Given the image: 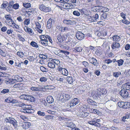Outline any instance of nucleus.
I'll return each mask as SVG.
<instances>
[{"mask_svg": "<svg viewBox=\"0 0 130 130\" xmlns=\"http://www.w3.org/2000/svg\"><path fill=\"white\" fill-rule=\"evenodd\" d=\"M107 91L105 89H98L97 93L92 95V96L94 98H99L101 95L105 94L107 93Z\"/></svg>", "mask_w": 130, "mask_h": 130, "instance_id": "1", "label": "nucleus"}, {"mask_svg": "<svg viewBox=\"0 0 130 130\" xmlns=\"http://www.w3.org/2000/svg\"><path fill=\"white\" fill-rule=\"evenodd\" d=\"M118 106L120 108L126 109L130 108V102H119L118 103Z\"/></svg>", "mask_w": 130, "mask_h": 130, "instance_id": "2", "label": "nucleus"}, {"mask_svg": "<svg viewBox=\"0 0 130 130\" xmlns=\"http://www.w3.org/2000/svg\"><path fill=\"white\" fill-rule=\"evenodd\" d=\"M39 8L41 11L46 13L49 12L51 10V8L48 7H46L43 4H40Z\"/></svg>", "mask_w": 130, "mask_h": 130, "instance_id": "3", "label": "nucleus"}, {"mask_svg": "<svg viewBox=\"0 0 130 130\" xmlns=\"http://www.w3.org/2000/svg\"><path fill=\"white\" fill-rule=\"evenodd\" d=\"M47 35H42L39 36L41 39L40 42L43 46H47L48 45V41L47 39Z\"/></svg>", "mask_w": 130, "mask_h": 130, "instance_id": "4", "label": "nucleus"}, {"mask_svg": "<svg viewBox=\"0 0 130 130\" xmlns=\"http://www.w3.org/2000/svg\"><path fill=\"white\" fill-rule=\"evenodd\" d=\"M69 53V52L67 51L59 50L58 51L57 55L60 57L63 58L67 57Z\"/></svg>", "mask_w": 130, "mask_h": 130, "instance_id": "5", "label": "nucleus"}, {"mask_svg": "<svg viewBox=\"0 0 130 130\" xmlns=\"http://www.w3.org/2000/svg\"><path fill=\"white\" fill-rule=\"evenodd\" d=\"M9 26L12 27L13 28L19 29V26L15 23L11 18L9 17Z\"/></svg>", "mask_w": 130, "mask_h": 130, "instance_id": "6", "label": "nucleus"}, {"mask_svg": "<svg viewBox=\"0 0 130 130\" xmlns=\"http://www.w3.org/2000/svg\"><path fill=\"white\" fill-rule=\"evenodd\" d=\"M35 23L36 25L35 28V30L39 33H42L43 32V30L41 29V26L39 23L38 22H35Z\"/></svg>", "mask_w": 130, "mask_h": 130, "instance_id": "7", "label": "nucleus"}, {"mask_svg": "<svg viewBox=\"0 0 130 130\" xmlns=\"http://www.w3.org/2000/svg\"><path fill=\"white\" fill-rule=\"evenodd\" d=\"M20 126L23 128H27L29 127L31 124L28 122H25L23 121H20L19 123Z\"/></svg>", "mask_w": 130, "mask_h": 130, "instance_id": "8", "label": "nucleus"}, {"mask_svg": "<svg viewBox=\"0 0 130 130\" xmlns=\"http://www.w3.org/2000/svg\"><path fill=\"white\" fill-rule=\"evenodd\" d=\"M79 11L82 14L88 15H89L90 11L88 8L86 7H84L82 9H79Z\"/></svg>", "mask_w": 130, "mask_h": 130, "instance_id": "9", "label": "nucleus"}, {"mask_svg": "<svg viewBox=\"0 0 130 130\" xmlns=\"http://www.w3.org/2000/svg\"><path fill=\"white\" fill-rule=\"evenodd\" d=\"M63 22L64 24L68 25H74L76 23V21L66 19H64Z\"/></svg>", "mask_w": 130, "mask_h": 130, "instance_id": "10", "label": "nucleus"}, {"mask_svg": "<svg viewBox=\"0 0 130 130\" xmlns=\"http://www.w3.org/2000/svg\"><path fill=\"white\" fill-rule=\"evenodd\" d=\"M120 94L123 98L126 99L128 95V92L126 90L122 89L120 92Z\"/></svg>", "mask_w": 130, "mask_h": 130, "instance_id": "11", "label": "nucleus"}, {"mask_svg": "<svg viewBox=\"0 0 130 130\" xmlns=\"http://www.w3.org/2000/svg\"><path fill=\"white\" fill-rule=\"evenodd\" d=\"M84 34L81 32L78 31L76 34V37L78 40H82L84 39Z\"/></svg>", "mask_w": 130, "mask_h": 130, "instance_id": "12", "label": "nucleus"}, {"mask_svg": "<svg viewBox=\"0 0 130 130\" xmlns=\"http://www.w3.org/2000/svg\"><path fill=\"white\" fill-rule=\"evenodd\" d=\"M73 7V5L71 4L70 3H66L63 4L62 7L65 9H69L72 8Z\"/></svg>", "mask_w": 130, "mask_h": 130, "instance_id": "13", "label": "nucleus"}, {"mask_svg": "<svg viewBox=\"0 0 130 130\" xmlns=\"http://www.w3.org/2000/svg\"><path fill=\"white\" fill-rule=\"evenodd\" d=\"M23 28L24 30L26 32L30 34L31 35H34V32L31 28L28 27V26L24 27Z\"/></svg>", "mask_w": 130, "mask_h": 130, "instance_id": "14", "label": "nucleus"}, {"mask_svg": "<svg viewBox=\"0 0 130 130\" xmlns=\"http://www.w3.org/2000/svg\"><path fill=\"white\" fill-rule=\"evenodd\" d=\"M79 101V100L78 98H75L71 101L70 103L71 105L70 106L71 107V106H73L77 104H78Z\"/></svg>", "mask_w": 130, "mask_h": 130, "instance_id": "15", "label": "nucleus"}, {"mask_svg": "<svg viewBox=\"0 0 130 130\" xmlns=\"http://www.w3.org/2000/svg\"><path fill=\"white\" fill-rule=\"evenodd\" d=\"M87 102L89 104L93 106H97V103L96 102L93 101L89 98L87 99Z\"/></svg>", "mask_w": 130, "mask_h": 130, "instance_id": "16", "label": "nucleus"}, {"mask_svg": "<svg viewBox=\"0 0 130 130\" xmlns=\"http://www.w3.org/2000/svg\"><path fill=\"white\" fill-rule=\"evenodd\" d=\"M60 97L61 99H63L65 101L69 100L70 98V95L69 94L63 93L62 96L61 95Z\"/></svg>", "mask_w": 130, "mask_h": 130, "instance_id": "17", "label": "nucleus"}, {"mask_svg": "<svg viewBox=\"0 0 130 130\" xmlns=\"http://www.w3.org/2000/svg\"><path fill=\"white\" fill-rule=\"evenodd\" d=\"M120 43L117 42H113L111 45V48L113 50L118 48L120 47Z\"/></svg>", "mask_w": 130, "mask_h": 130, "instance_id": "18", "label": "nucleus"}, {"mask_svg": "<svg viewBox=\"0 0 130 130\" xmlns=\"http://www.w3.org/2000/svg\"><path fill=\"white\" fill-rule=\"evenodd\" d=\"M88 59L91 63L93 64L95 66L97 65L98 64L97 60L95 58L93 57H90Z\"/></svg>", "mask_w": 130, "mask_h": 130, "instance_id": "19", "label": "nucleus"}, {"mask_svg": "<svg viewBox=\"0 0 130 130\" xmlns=\"http://www.w3.org/2000/svg\"><path fill=\"white\" fill-rule=\"evenodd\" d=\"M9 123L12 124L15 127H17V121L13 118H11L10 117H9Z\"/></svg>", "mask_w": 130, "mask_h": 130, "instance_id": "20", "label": "nucleus"}, {"mask_svg": "<svg viewBox=\"0 0 130 130\" xmlns=\"http://www.w3.org/2000/svg\"><path fill=\"white\" fill-rule=\"evenodd\" d=\"M48 67L53 69H54L55 68V64L52 60L48 62Z\"/></svg>", "mask_w": 130, "mask_h": 130, "instance_id": "21", "label": "nucleus"}, {"mask_svg": "<svg viewBox=\"0 0 130 130\" xmlns=\"http://www.w3.org/2000/svg\"><path fill=\"white\" fill-rule=\"evenodd\" d=\"M52 19L51 18L49 19L47 21L46 27L47 29H50L52 26Z\"/></svg>", "mask_w": 130, "mask_h": 130, "instance_id": "22", "label": "nucleus"}, {"mask_svg": "<svg viewBox=\"0 0 130 130\" xmlns=\"http://www.w3.org/2000/svg\"><path fill=\"white\" fill-rule=\"evenodd\" d=\"M57 38L59 42L61 43L63 41L64 36L62 34H60L57 35Z\"/></svg>", "mask_w": 130, "mask_h": 130, "instance_id": "23", "label": "nucleus"}, {"mask_svg": "<svg viewBox=\"0 0 130 130\" xmlns=\"http://www.w3.org/2000/svg\"><path fill=\"white\" fill-rule=\"evenodd\" d=\"M30 23V20L29 18H26L25 19L23 22V24L24 27H27Z\"/></svg>", "mask_w": 130, "mask_h": 130, "instance_id": "24", "label": "nucleus"}, {"mask_svg": "<svg viewBox=\"0 0 130 130\" xmlns=\"http://www.w3.org/2000/svg\"><path fill=\"white\" fill-rule=\"evenodd\" d=\"M123 87L126 90L130 91V83L128 82L125 83L123 85Z\"/></svg>", "mask_w": 130, "mask_h": 130, "instance_id": "25", "label": "nucleus"}, {"mask_svg": "<svg viewBox=\"0 0 130 130\" xmlns=\"http://www.w3.org/2000/svg\"><path fill=\"white\" fill-rule=\"evenodd\" d=\"M100 12H106L108 11L109 9L107 8L102 6H100Z\"/></svg>", "mask_w": 130, "mask_h": 130, "instance_id": "26", "label": "nucleus"}, {"mask_svg": "<svg viewBox=\"0 0 130 130\" xmlns=\"http://www.w3.org/2000/svg\"><path fill=\"white\" fill-rule=\"evenodd\" d=\"M46 101L48 103L51 104L53 103L54 101V99L51 96H48L46 99Z\"/></svg>", "mask_w": 130, "mask_h": 130, "instance_id": "27", "label": "nucleus"}, {"mask_svg": "<svg viewBox=\"0 0 130 130\" xmlns=\"http://www.w3.org/2000/svg\"><path fill=\"white\" fill-rule=\"evenodd\" d=\"M113 40L115 42H119L121 40V38L117 35H114L112 37Z\"/></svg>", "mask_w": 130, "mask_h": 130, "instance_id": "28", "label": "nucleus"}, {"mask_svg": "<svg viewBox=\"0 0 130 130\" xmlns=\"http://www.w3.org/2000/svg\"><path fill=\"white\" fill-rule=\"evenodd\" d=\"M82 48L81 46H76L74 48V51L76 52H80L82 50Z\"/></svg>", "mask_w": 130, "mask_h": 130, "instance_id": "29", "label": "nucleus"}, {"mask_svg": "<svg viewBox=\"0 0 130 130\" xmlns=\"http://www.w3.org/2000/svg\"><path fill=\"white\" fill-rule=\"evenodd\" d=\"M89 111L90 113L93 114H99L100 112L98 110L93 108H89Z\"/></svg>", "mask_w": 130, "mask_h": 130, "instance_id": "30", "label": "nucleus"}, {"mask_svg": "<svg viewBox=\"0 0 130 130\" xmlns=\"http://www.w3.org/2000/svg\"><path fill=\"white\" fill-rule=\"evenodd\" d=\"M15 81L17 82H22L23 80V79L22 77L18 75H15L14 77Z\"/></svg>", "mask_w": 130, "mask_h": 130, "instance_id": "31", "label": "nucleus"}, {"mask_svg": "<svg viewBox=\"0 0 130 130\" xmlns=\"http://www.w3.org/2000/svg\"><path fill=\"white\" fill-rule=\"evenodd\" d=\"M66 80L70 84H72L73 82V79L71 76H68L66 78Z\"/></svg>", "mask_w": 130, "mask_h": 130, "instance_id": "32", "label": "nucleus"}, {"mask_svg": "<svg viewBox=\"0 0 130 130\" xmlns=\"http://www.w3.org/2000/svg\"><path fill=\"white\" fill-rule=\"evenodd\" d=\"M92 10L94 12H100V6H95L92 8Z\"/></svg>", "mask_w": 130, "mask_h": 130, "instance_id": "33", "label": "nucleus"}, {"mask_svg": "<svg viewBox=\"0 0 130 130\" xmlns=\"http://www.w3.org/2000/svg\"><path fill=\"white\" fill-rule=\"evenodd\" d=\"M93 16H88L87 18V21H89L90 23L94 22L95 21Z\"/></svg>", "mask_w": 130, "mask_h": 130, "instance_id": "34", "label": "nucleus"}, {"mask_svg": "<svg viewBox=\"0 0 130 130\" xmlns=\"http://www.w3.org/2000/svg\"><path fill=\"white\" fill-rule=\"evenodd\" d=\"M121 74V72L120 71L117 72H114L113 73V76L116 78L118 77Z\"/></svg>", "mask_w": 130, "mask_h": 130, "instance_id": "35", "label": "nucleus"}, {"mask_svg": "<svg viewBox=\"0 0 130 130\" xmlns=\"http://www.w3.org/2000/svg\"><path fill=\"white\" fill-rule=\"evenodd\" d=\"M17 39L20 41H22V42H24L25 41V39L23 38L21 35L19 34L17 35Z\"/></svg>", "mask_w": 130, "mask_h": 130, "instance_id": "36", "label": "nucleus"}, {"mask_svg": "<svg viewBox=\"0 0 130 130\" xmlns=\"http://www.w3.org/2000/svg\"><path fill=\"white\" fill-rule=\"evenodd\" d=\"M60 73L63 75L66 76H67L68 74V71L65 68L63 69Z\"/></svg>", "mask_w": 130, "mask_h": 130, "instance_id": "37", "label": "nucleus"}, {"mask_svg": "<svg viewBox=\"0 0 130 130\" xmlns=\"http://www.w3.org/2000/svg\"><path fill=\"white\" fill-rule=\"evenodd\" d=\"M17 55L19 57L21 58L23 57L24 56V53L20 51H18L17 52Z\"/></svg>", "mask_w": 130, "mask_h": 130, "instance_id": "38", "label": "nucleus"}, {"mask_svg": "<svg viewBox=\"0 0 130 130\" xmlns=\"http://www.w3.org/2000/svg\"><path fill=\"white\" fill-rule=\"evenodd\" d=\"M23 5L25 8H29L31 6V4L30 3H23Z\"/></svg>", "mask_w": 130, "mask_h": 130, "instance_id": "39", "label": "nucleus"}, {"mask_svg": "<svg viewBox=\"0 0 130 130\" xmlns=\"http://www.w3.org/2000/svg\"><path fill=\"white\" fill-rule=\"evenodd\" d=\"M30 44L33 47H34L35 48H38L39 47L37 43L34 41H31L30 43Z\"/></svg>", "mask_w": 130, "mask_h": 130, "instance_id": "40", "label": "nucleus"}, {"mask_svg": "<svg viewBox=\"0 0 130 130\" xmlns=\"http://www.w3.org/2000/svg\"><path fill=\"white\" fill-rule=\"evenodd\" d=\"M116 62H117L118 66H120L123 65L124 61L123 59H121L119 60H118L116 61Z\"/></svg>", "mask_w": 130, "mask_h": 130, "instance_id": "41", "label": "nucleus"}, {"mask_svg": "<svg viewBox=\"0 0 130 130\" xmlns=\"http://www.w3.org/2000/svg\"><path fill=\"white\" fill-rule=\"evenodd\" d=\"M21 97L23 98L24 99L28 101L29 100V97H30V95H26L25 94H23L21 96Z\"/></svg>", "mask_w": 130, "mask_h": 130, "instance_id": "42", "label": "nucleus"}, {"mask_svg": "<svg viewBox=\"0 0 130 130\" xmlns=\"http://www.w3.org/2000/svg\"><path fill=\"white\" fill-rule=\"evenodd\" d=\"M40 70L43 72H47L48 71V69L43 66H41L40 68Z\"/></svg>", "mask_w": 130, "mask_h": 130, "instance_id": "43", "label": "nucleus"}, {"mask_svg": "<svg viewBox=\"0 0 130 130\" xmlns=\"http://www.w3.org/2000/svg\"><path fill=\"white\" fill-rule=\"evenodd\" d=\"M21 11L22 12V13L24 15H25L27 13L29 15H30V14H29V13H27V11H26V9L24 8H22L21 9Z\"/></svg>", "mask_w": 130, "mask_h": 130, "instance_id": "44", "label": "nucleus"}, {"mask_svg": "<svg viewBox=\"0 0 130 130\" xmlns=\"http://www.w3.org/2000/svg\"><path fill=\"white\" fill-rule=\"evenodd\" d=\"M47 78L46 77H42L40 78L39 79V81L41 82H46L47 81Z\"/></svg>", "mask_w": 130, "mask_h": 130, "instance_id": "45", "label": "nucleus"}, {"mask_svg": "<svg viewBox=\"0 0 130 130\" xmlns=\"http://www.w3.org/2000/svg\"><path fill=\"white\" fill-rule=\"evenodd\" d=\"M122 22L123 23L126 25H128L130 23V21H128L126 19L122 20Z\"/></svg>", "mask_w": 130, "mask_h": 130, "instance_id": "46", "label": "nucleus"}, {"mask_svg": "<svg viewBox=\"0 0 130 130\" xmlns=\"http://www.w3.org/2000/svg\"><path fill=\"white\" fill-rule=\"evenodd\" d=\"M28 108V107H25V109H21L20 111L21 112H23L25 113H28L27 109Z\"/></svg>", "mask_w": 130, "mask_h": 130, "instance_id": "47", "label": "nucleus"}, {"mask_svg": "<svg viewBox=\"0 0 130 130\" xmlns=\"http://www.w3.org/2000/svg\"><path fill=\"white\" fill-rule=\"evenodd\" d=\"M18 105L20 107H22V106H23L25 105V106H29V105H26L25 104H24L23 103V102H19L18 103Z\"/></svg>", "mask_w": 130, "mask_h": 130, "instance_id": "48", "label": "nucleus"}, {"mask_svg": "<svg viewBox=\"0 0 130 130\" xmlns=\"http://www.w3.org/2000/svg\"><path fill=\"white\" fill-rule=\"evenodd\" d=\"M129 116L126 115L124 116L122 118V120L123 121L125 122L127 121V119H128L129 118Z\"/></svg>", "mask_w": 130, "mask_h": 130, "instance_id": "49", "label": "nucleus"}, {"mask_svg": "<svg viewBox=\"0 0 130 130\" xmlns=\"http://www.w3.org/2000/svg\"><path fill=\"white\" fill-rule=\"evenodd\" d=\"M19 5L18 3H16L15 4H13V6L12 7V8L16 10L19 8Z\"/></svg>", "mask_w": 130, "mask_h": 130, "instance_id": "50", "label": "nucleus"}, {"mask_svg": "<svg viewBox=\"0 0 130 130\" xmlns=\"http://www.w3.org/2000/svg\"><path fill=\"white\" fill-rule=\"evenodd\" d=\"M15 80L14 79L11 78L9 79V83L11 84L14 83L15 82Z\"/></svg>", "mask_w": 130, "mask_h": 130, "instance_id": "51", "label": "nucleus"}, {"mask_svg": "<svg viewBox=\"0 0 130 130\" xmlns=\"http://www.w3.org/2000/svg\"><path fill=\"white\" fill-rule=\"evenodd\" d=\"M67 126L71 128H72L74 126V124L72 122H70L67 123Z\"/></svg>", "mask_w": 130, "mask_h": 130, "instance_id": "52", "label": "nucleus"}, {"mask_svg": "<svg viewBox=\"0 0 130 130\" xmlns=\"http://www.w3.org/2000/svg\"><path fill=\"white\" fill-rule=\"evenodd\" d=\"M73 14L77 16H79L80 15V13L78 11H74L73 12Z\"/></svg>", "mask_w": 130, "mask_h": 130, "instance_id": "53", "label": "nucleus"}, {"mask_svg": "<svg viewBox=\"0 0 130 130\" xmlns=\"http://www.w3.org/2000/svg\"><path fill=\"white\" fill-rule=\"evenodd\" d=\"M63 67L60 66V65H58V66L57 67V70L58 72L60 73L64 69L63 68Z\"/></svg>", "mask_w": 130, "mask_h": 130, "instance_id": "54", "label": "nucleus"}, {"mask_svg": "<svg viewBox=\"0 0 130 130\" xmlns=\"http://www.w3.org/2000/svg\"><path fill=\"white\" fill-rule=\"evenodd\" d=\"M105 62L108 64L111 63L112 61V60L110 59H106L105 60Z\"/></svg>", "mask_w": 130, "mask_h": 130, "instance_id": "55", "label": "nucleus"}, {"mask_svg": "<svg viewBox=\"0 0 130 130\" xmlns=\"http://www.w3.org/2000/svg\"><path fill=\"white\" fill-rule=\"evenodd\" d=\"M52 60L54 61V63L55 64H57L58 65L60 63V62L58 60L56 59H52Z\"/></svg>", "mask_w": 130, "mask_h": 130, "instance_id": "56", "label": "nucleus"}, {"mask_svg": "<svg viewBox=\"0 0 130 130\" xmlns=\"http://www.w3.org/2000/svg\"><path fill=\"white\" fill-rule=\"evenodd\" d=\"M125 49L126 50H128L130 48V45L129 44H126L125 46Z\"/></svg>", "mask_w": 130, "mask_h": 130, "instance_id": "57", "label": "nucleus"}, {"mask_svg": "<svg viewBox=\"0 0 130 130\" xmlns=\"http://www.w3.org/2000/svg\"><path fill=\"white\" fill-rule=\"evenodd\" d=\"M27 111L28 113H34V110L33 109H30L29 108L28 109Z\"/></svg>", "mask_w": 130, "mask_h": 130, "instance_id": "58", "label": "nucleus"}, {"mask_svg": "<svg viewBox=\"0 0 130 130\" xmlns=\"http://www.w3.org/2000/svg\"><path fill=\"white\" fill-rule=\"evenodd\" d=\"M21 84V83H18L15 84L13 86V87L15 88H19L20 87V86Z\"/></svg>", "mask_w": 130, "mask_h": 130, "instance_id": "59", "label": "nucleus"}, {"mask_svg": "<svg viewBox=\"0 0 130 130\" xmlns=\"http://www.w3.org/2000/svg\"><path fill=\"white\" fill-rule=\"evenodd\" d=\"M7 74L5 73H3L0 72V77H6V75Z\"/></svg>", "mask_w": 130, "mask_h": 130, "instance_id": "60", "label": "nucleus"}, {"mask_svg": "<svg viewBox=\"0 0 130 130\" xmlns=\"http://www.w3.org/2000/svg\"><path fill=\"white\" fill-rule=\"evenodd\" d=\"M82 63L85 67H86L88 66V63L86 61H83L82 62Z\"/></svg>", "mask_w": 130, "mask_h": 130, "instance_id": "61", "label": "nucleus"}, {"mask_svg": "<svg viewBox=\"0 0 130 130\" xmlns=\"http://www.w3.org/2000/svg\"><path fill=\"white\" fill-rule=\"evenodd\" d=\"M8 92V89H4L3 90L1 91V93L3 94H5L6 93Z\"/></svg>", "mask_w": 130, "mask_h": 130, "instance_id": "62", "label": "nucleus"}, {"mask_svg": "<svg viewBox=\"0 0 130 130\" xmlns=\"http://www.w3.org/2000/svg\"><path fill=\"white\" fill-rule=\"evenodd\" d=\"M28 59L30 61H34L35 60V58L33 56H30L28 57Z\"/></svg>", "mask_w": 130, "mask_h": 130, "instance_id": "63", "label": "nucleus"}, {"mask_svg": "<svg viewBox=\"0 0 130 130\" xmlns=\"http://www.w3.org/2000/svg\"><path fill=\"white\" fill-rule=\"evenodd\" d=\"M107 15L106 13H103L102 15V17L103 18V19H105L107 18Z\"/></svg>", "mask_w": 130, "mask_h": 130, "instance_id": "64", "label": "nucleus"}]
</instances>
